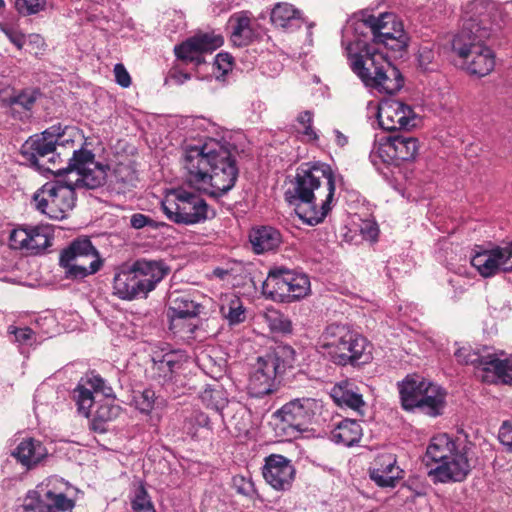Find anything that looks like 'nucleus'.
<instances>
[{
	"label": "nucleus",
	"mask_w": 512,
	"mask_h": 512,
	"mask_svg": "<svg viewBox=\"0 0 512 512\" xmlns=\"http://www.w3.org/2000/svg\"><path fill=\"white\" fill-rule=\"evenodd\" d=\"M402 471L396 466L392 454H383L375 460V467L370 469V478L379 487H395Z\"/></svg>",
	"instance_id": "23"
},
{
	"label": "nucleus",
	"mask_w": 512,
	"mask_h": 512,
	"mask_svg": "<svg viewBox=\"0 0 512 512\" xmlns=\"http://www.w3.org/2000/svg\"><path fill=\"white\" fill-rule=\"evenodd\" d=\"M182 356L176 351L155 352L150 368L151 378L164 385L171 382L182 366Z\"/></svg>",
	"instance_id": "20"
},
{
	"label": "nucleus",
	"mask_w": 512,
	"mask_h": 512,
	"mask_svg": "<svg viewBox=\"0 0 512 512\" xmlns=\"http://www.w3.org/2000/svg\"><path fill=\"white\" fill-rule=\"evenodd\" d=\"M200 309L201 305L187 294L170 297L167 309V318L170 321L169 329H177L179 320L196 317L200 313Z\"/></svg>",
	"instance_id": "24"
},
{
	"label": "nucleus",
	"mask_w": 512,
	"mask_h": 512,
	"mask_svg": "<svg viewBox=\"0 0 512 512\" xmlns=\"http://www.w3.org/2000/svg\"><path fill=\"white\" fill-rule=\"evenodd\" d=\"M236 405L238 406V409L236 410L235 415L232 417V421H235V428L239 432H246L248 430V423L244 420L246 409L241 407L239 404Z\"/></svg>",
	"instance_id": "59"
},
{
	"label": "nucleus",
	"mask_w": 512,
	"mask_h": 512,
	"mask_svg": "<svg viewBox=\"0 0 512 512\" xmlns=\"http://www.w3.org/2000/svg\"><path fill=\"white\" fill-rule=\"evenodd\" d=\"M0 31L13 43L19 50H21L26 43V36L13 26L0 23Z\"/></svg>",
	"instance_id": "50"
},
{
	"label": "nucleus",
	"mask_w": 512,
	"mask_h": 512,
	"mask_svg": "<svg viewBox=\"0 0 512 512\" xmlns=\"http://www.w3.org/2000/svg\"><path fill=\"white\" fill-rule=\"evenodd\" d=\"M233 486L236 491L245 496H251L254 493V484L250 479H246L243 476L233 477Z\"/></svg>",
	"instance_id": "53"
},
{
	"label": "nucleus",
	"mask_w": 512,
	"mask_h": 512,
	"mask_svg": "<svg viewBox=\"0 0 512 512\" xmlns=\"http://www.w3.org/2000/svg\"><path fill=\"white\" fill-rule=\"evenodd\" d=\"M377 119L380 127L389 132L410 130L417 126L418 117L411 106L394 99L381 101Z\"/></svg>",
	"instance_id": "13"
},
{
	"label": "nucleus",
	"mask_w": 512,
	"mask_h": 512,
	"mask_svg": "<svg viewBox=\"0 0 512 512\" xmlns=\"http://www.w3.org/2000/svg\"><path fill=\"white\" fill-rule=\"evenodd\" d=\"M73 506V501L63 493L47 491L38 498H27L19 512H65Z\"/></svg>",
	"instance_id": "21"
},
{
	"label": "nucleus",
	"mask_w": 512,
	"mask_h": 512,
	"mask_svg": "<svg viewBox=\"0 0 512 512\" xmlns=\"http://www.w3.org/2000/svg\"><path fill=\"white\" fill-rule=\"evenodd\" d=\"M322 356L338 366H361L372 360V346L349 325L332 323L324 329L317 342Z\"/></svg>",
	"instance_id": "6"
},
{
	"label": "nucleus",
	"mask_w": 512,
	"mask_h": 512,
	"mask_svg": "<svg viewBox=\"0 0 512 512\" xmlns=\"http://www.w3.org/2000/svg\"><path fill=\"white\" fill-rule=\"evenodd\" d=\"M278 375L268 371V365L260 358L257 360L256 368L251 374L249 381V389L251 395L255 397H263L271 394L276 390V378Z\"/></svg>",
	"instance_id": "25"
},
{
	"label": "nucleus",
	"mask_w": 512,
	"mask_h": 512,
	"mask_svg": "<svg viewBox=\"0 0 512 512\" xmlns=\"http://www.w3.org/2000/svg\"><path fill=\"white\" fill-rule=\"evenodd\" d=\"M167 218L183 225L203 223L215 216L206 201L199 195L185 189H174L161 204Z\"/></svg>",
	"instance_id": "9"
},
{
	"label": "nucleus",
	"mask_w": 512,
	"mask_h": 512,
	"mask_svg": "<svg viewBox=\"0 0 512 512\" xmlns=\"http://www.w3.org/2000/svg\"><path fill=\"white\" fill-rule=\"evenodd\" d=\"M249 240L257 254L273 251L282 242L280 232L271 226H261L250 232Z\"/></svg>",
	"instance_id": "28"
},
{
	"label": "nucleus",
	"mask_w": 512,
	"mask_h": 512,
	"mask_svg": "<svg viewBox=\"0 0 512 512\" xmlns=\"http://www.w3.org/2000/svg\"><path fill=\"white\" fill-rule=\"evenodd\" d=\"M12 455L23 466L31 468L46 457L47 450L40 441L27 438L19 443Z\"/></svg>",
	"instance_id": "30"
},
{
	"label": "nucleus",
	"mask_w": 512,
	"mask_h": 512,
	"mask_svg": "<svg viewBox=\"0 0 512 512\" xmlns=\"http://www.w3.org/2000/svg\"><path fill=\"white\" fill-rule=\"evenodd\" d=\"M445 397L446 393L444 390L429 381L415 409L429 416L436 417L442 414L445 407Z\"/></svg>",
	"instance_id": "27"
},
{
	"label": "nucleus",
	"mask_w": 512,
	"mask_h": 512,
	"mask_svg": "<svg viewBox=\"0 0 512 512\" xmlns=\"http://www.w3.org/2000/svg\"><path fill=\"white\" fill-rule=\"evenodd\" d=\"M115 80L120 86L127 88L131 84V77L123 64H116L114 67Z\"/></svg>",
	"instance_id": "57"
},
{
	"label": "nucleus",
	"mask_w": 512,
	"mask_h": 512,
	"mask_svg": "<svg viewBox=\"0 0 512 512\" xmlns=\"http://www.w3.org/2000/svg\"><path fill=\"white\" fill-rule=\"evenodd\" d=\"M478 248L471 258V264L481 276L488 278L499 272L512 271V242L505 247Z\"/></svg>",
	"instance_id": "14"
},
{
	"label": "nucleus",
	"mask_w": 512,
	"mask_h": 512,
	"mask_svg": "<svg viewBox=\"0 0 512 512\" xmlns=\"http://www.w3.org/2000/svg\"><path fill=\"white\" fill-rule=\"evenodd\" d=\"M60 177L63 179L47 182L33 196L36 208L56 220L64 219L74 208L76 189H96L105 183L106 169L91 150L82 148L73 151Z\"/></svg>",
	"instance_id": "1"
},
{
	"label": "nucleus",
	"mask_w": 512,
	"mask_h": 512,
	"mask_svg": "<svg viewBox=\"0 0 512 512\" xmlns=\"http://www.w3.org/2000/svg\"><path fill=\"white\" fill-rule=\"evenodd\" d=\"M220 314L230 326L243 323L246 319L242 301L235 295H226L221 299Z\"/></svg>",
	"instance_id": "35"
},
{
	"label": "nucleus",
	"mask_w": 512,
	"mask_h": 512,
	"mask_svg": "<svg viewBox=\"0 0 512 512\" xmlns=\"http://www.w3.org/2000/svg\"><path fill=\"white\" fill-rule=\"evenodd\" d=\"M362 438V428L356 420L344 419L340 421L330 433L331 441L351 447Z\"/></svg>",
	"instance_id": "32"
},
{
	"label": "nucleus",
	"mask_w": 512,
	"mask_h": 512,
	"mask_svg": "<svg viewBox=\"0 0 512 512\" xmlns=\"http://www.w3.org/2000/svg\"><path fill=\"white\" fill-rule=\"evenodd\" d=\"M40 95L36 89H25L17 95L10 96L6 101L11 108V114L13 117H17L20 120L30 117V112Z\"/></svg>",
	"instance_id": "33"
},
{
	"label": "nucleus",
	"mask_w": 512,
	"mask_h": 512,
	"mask_svg": "<svg viewBox=\"0 0 512 512\" xmlns=\"http://www.w3.org/2000/svg\"><path fill=\"white\" fill-rule=\"evenodd\" d=\"M361 27L367 28L371 34V42L361 43L357 41L359 49L364 44H370L375 48H378L379 41L392 36L398 27H403L402 23L397 21L396 16L392 13H382L379 16L365 15L361 19L360 23L355 28L358 31Z\"/></svg>",
	"instance_id": "19"
},
{
	"label": "nucleus",
	"mask_w": 512,
	"mask_h": 512,
	"mask_svg": "<svg viewBox=\"0 0 512 512\" xmlns=\"http://www.w3.org/2000/svg\"><path fill=\"white\" fill-rule=\"evenodd\" d=\"M334 194L335 175L330 165L307 162L296 169L284 196L303 222L315 226L330 212Z\"/></svg>",
	"instance_id": "3"
},
{
	"label": "nucleus",
	"mask_w": 512,
	"mask_h": 512,
	"mask_svg": "<svg viewBox=\"0 0 512 512\" xmlns=\"http://www.w3.org/2000/svg\"><path fill=\"white\" fill-rule=\"evenodd\" d=\"M65 129L61 125H53L41 134L31 136L22 146V155L39 171L49 172L59 177L63 174V163L60 147L65 143L74 144L73 140L64 139Z\"/></svg>",
	"instance_id": "8"
},
{
	"label": "nucleus",
	"mask_w": 512,
	"mask_h": 512,
	"mask_svg": "<svg viewBox=\"0 0 512 512\" xmlns=\"http://www.w3.org/2000/svg\"><path fill=\"white\" fill-rule=\"evenodd\" d=\"M46 0H16L15 8L19 14L29 16L44 10Z\"/></svg>",
	"instance_id": "49"
},
{
	"label": "nucleus",
	"mask_w": 512,
	"mask_h": 512,
	"mask_svg": "<svg viewBox=\"0 0 512 512\" xmlns=\"http://www.w3.org/2000/svg\"><path fill=\"white\" fill-rule=\"evenodd\" d=\"M137 409L142 413L151 412L158 403V397L152 389H145L134 396Z\"/></svg>",
	"instance_id": "47"
},
{
	"label": "nucleus",
	"mask_w": 512,
	"mask_h": 512,
	"mask_svg": "<svg viewBox=\"0 0 512 512\" xmlns=\"http://www.w3.org/2000/svg\"><path fill=\"white\" fill-rule=\"evenodd\" d=\"M313 113L309 110L301 112L297 116V122L304 127L303 134L310 137L313 140L318 138L316 132L312 128Z\"/></svg>",
	"instance_id": "51"
},
{
	"label": "nucleus",
	"mask_w": 512,
	"mask_h": 512,
	"mask_svg": "<svg viewBox=\"0 0 512 512\" xmlns=\"http://www.w3.org/2000/svg\"><path fill=\"white\" fill-rule=\"evenodd\" d=\"M485 364L484 371L493 372L503 383L512 382V357L500 359L497 355L490 354Z\"/></svg>",
	"instance_id": "39"
},
{
	"label": "nucleus",
	"mask_w": 512,
	"mask_h": 512,
	"mask_svg": "<svg viewBox=\"0 0 512 512\" xmlns=\"http://www.w3.org/2000/svg\"><path fill=\"white\" fill-rule=\"evenodd\" d=\"M30 225H26L24 227H19L14 229L9 237L10 247L12 249L25 250L28 251V243H29V231L28 227Z\"/></svg>",
	"instance_id": "48"
},
{
	"label": "nucleus",
	"mask_w": 512,
	"mask_h": 512,
	"mask_svg": "<svg viewBox=\"0 0 512 512\" xmlns=\"http://www.w3.org/2000/svg\"><path fill=\"white\" fill-rule=\"evenodd\" d=\"M134 512H156L154 505L144 486H139L131 501Z\"/></svg>",
	"instance_id": "46"
},
{
	"label": "nucleus",
	"mask_w": 512,
	"mask_h": 512,
	"mask_svg": "<svg viewBox=\"0 0 512 512\" xmlns=\"http://www.w3.org/2000/svg\"><path fill=\"white\" fill-rule=\"evenodd\" d=\"M233 57L229 53H219L215 57V65L222 72L227 74L231 70Z\"/></svg>",
	"instance_id": "58"
},
{
	"label": "nucleus",
	"mask_w": 512,
	"mask_h": 512,
	"mask_svg": "<svg viewBox=\"0 0 512 512\" xmlns=\"http://www.w3.org/2000/svg\"><path fill=\"white\" fill-rule=\"evenodd\" d=\"M419 150V142L415 137L395 134L381 139L370 153L374 165L379 162L399 166L401 162L414 160Z\"/></svg>",
	"instance_id": "12"
},
{
	"label": "nucleus",
	"mask_w": 512,
	"mask_h": 512,
	"mask_svg": "<svg viewBox=\"0 0 512 512\" xmlns=\"http://www.w3.org/2000/svg\"><path fill=\"white\" fill-rule=\"evenodd\" d=\"M168 271L167 266L160 260L137 259L115 273L113 294L127 301L146 297L168 274Z\"/></svg>",
	"instance_id": "7"
},
{
	"label": "nucleus",
	"mask_w": 512,
	"mask_h": 512,
	"mask_svg": "<svg viewBox=\"0 0 512 512\" xmlns=\"http://www.w3.org/2000/svg\"><path fill=\"white\" fill-rule=\"evenodd\" d=\"M200 398L207 406V408L213 409L219 412L224 419V410L230 409L228 406L227 393L222 386L218 384L207 385L206 388L201 392Z\"/></svg>",
	"instance_id": "36"
},
{
	"label": "nucleus",
	"mask_w": 512,
	"mask_h": 512,
	"mask_svg": "<svg viewBox=\"0 0 512 512\" xmlns=\"http://www.w3.org/2000/svg\"><path fill=\"white\" fill-rule=\"evenodd\" d=\"M428 382L419 375H408L399 384L400 399L404 410L412 411L416 408Z\"/></svg>",
	"instance_id": "26"
},
{
	"label": "nucleus",
	"mask_w": 512,
	"mask_h": 512,
	"mask_svg": "<svg viewBox=\"0 0 512 512\" xmlns=\"http://www.w3.org/2000/svg\"><path fill=\"white\" fill-rule=\"evenodd\" d=\"M263 294L280 303H291L305 297L310 292L309 277L285 266L269 270L262 285Z\"/></svg>",
	"instance_id": "10"
},
{
	"label": "nucleus",
	"mask_w": 512,
	"mask_h": 512,
	"mask_svg": "<svg viewBox=\"0 0 512 512\" xmlns=\"http://www.w3.org/2000/svg\"><path fill=\"white\" fill-rule=\"evenodd\" d=\"M294 476V466L286 457L279 454H271L265 459L263 477L274 489H289Z\"/></svg>",
	"instance_id": "18"
},
{
	"label": "nucleus",
	"mask_w": 512,
	"mask_h": 512,
	"mask_svg": "<svg viewBox=\"0 0 512 512\" xmlns=\"http://www.w3.org/2000/svg\"><path fill=\"white\" fill-rule=\"evenodd\" d=\"M295 350L288 345H278L272 352L259 357L268 365V371H274L278 376L283 375L287 369L293 368L295 363Z\"/></svg>",
	"instance_id": "29"
},
{
	"label": "nucleus",
	"mask_w": 512,
	"mask_h": 512,
	"mask_svg": "<svg viewBox=\"0 0 512 512\" xmlns=\"http://www.w3.org/2000/svg\"><path fill=\"white\" fill-rule=\"evenodd\" d=\"M250 19L246 16H239L236 18V23L235 25L233 26V31L232 32H238V31H243L247 28H250Z\"/></svg>",
	"instance_id": "64"
},
{
	"label": "nucleus",
	"mask_w": 512,
	"mask_h": 512,
	"mask_svg": "<svg viewBox=\"0 0 512 512\" xmlns=\"http://www.w3.org/2000/svg\"><path fill=\"white\" fill-rule=\"evenodd\" d=\"M330 396L338 406L350 408L360 416H364L366 403L354 383L342 381L335 384L330 391Z\"/></svg>",
	"instance_id": "22"
},
{
	"label": "nucleus",
	"mask_w": 512,
	"mask_h": 512,
	"mask_svg": "<svg viewBox=\"0 0 512 512\" xmlns=\"http://www.w3.org/2000/svg\"><path fill=\"white\" fill-rule=\"evenodd\" d=\"M28 231L30 236L27 251L28 253L39 254L46 248L51 246L53 240V233L50 226H29Z\"/></svg>",
	"instance_id": "37"
},
{
	"label": "nucleus",
	"mask_w": 512,
	"mask_h": 512,
	"mask_svg": "<svg viewBox=\"0 0 512 512\" xmlns=\"http://www.w3.org/2000/svg\"><path fill=\"white\" fill-rule=\"evenodd\" d=\"M360 232L365 240L375 242L379 235V228L375 222L364 221L360 225Z\"/></svg>",
	"instance_id": "54"
},
{
	"label": "nucleus",
	"mask_w": 512,
	"mask_h": 512,
	"mask_svg": "<svg viewBox=\"0 0 512 512\" xmlns=\"http://www.w3.org/2000/svg\"><path fill=\"white\" fill-rule=\"evenodd\" d=\"M350 67L363 84L379 93L395 94L404 86V77L388 57L370 44H364L358 53L346 48Z\"/></svg>",
	"instance_id": "5"
},
{
	"label": "nucleus",
	"mask_w": 512,
	"mask_h": 512,
	"mask_svg": "<svg viewBox=\"0 0 512 512\" xmlns=\"http://www.w3.org/2000/svg\"><path fill=\"white\" fill-rule=\"evenodd\" d=\"M136 171L129 164L119 163L113 170V182L119 191H126L136 186Z\"/></svg>",
	"instance_id": "38"
},
{
	"label": "nucleus",
	"mask_w": 512,
	"mask_h": 512,
	"mask_svg": "<svg viewBox=\"0 0 512 512\" xmlns=\"http://www.w3.org/2000/svg\"><path fill=\"white\" fill-rule=\"evenodd\" d=\"M80 382H84L85 386L93 392L103 390L104 380L98 375H87L85 378H81Z\"/></svg>",
	"instance_id": "60"
},
{
	"label": "nucleus",
	"mask_w": 512,
	"mask_h": 512,
	"mask_svg": "<svg viewBox=\"0 0 512 512\" xmlns=\"http://www.w3.org/2000/svg\"><path fill=\"white\" fill-rule=\"evenodd\" d=\"M272 24L278 28H298L301 25L300 11L289 3H277L271 11Z\"/></svg>",
	"instance_id": "34"
},
{
	"label": "nucleus",
	"mask_w": 512,
	"mask_h": 512,
	"mask_svg": "<svg viewBox=\"0 0 512 512\" xmlns=\"http://www.w3.org/2000/svg\"><path fill=\"white\" fill-rule=\"evenodd\" d=\"M459 448L457 443L453 441L447 434L435 436L431 439L427 447L424 461L428 466L435 463L436 466L445 461L454 451Z\"/></svg>",
	"instance_id": "31"
},
{
	"label": "nucleus",
	"mask_w": 512,
	"mask_h": 512,
	"mask_svg": "<svg viewBox=\"0 0 512 512\" xmlns=\"http://www.w3.org/2000/svg\"><path fill=\"white\" fill-rule=\"evenodd\" d=\"M408 41L409 37L403 27H398L392 36L379 41V45H383L388 50L398 53L402 57L403 53L407 50Z\"/></svg>",
	"instance_id": "42"
},
{
	"label": "nucleus",
	"mask_w": 512,
	"mask_h": 512,
	"mask_svg": "<svg viewBox=\"0 0 512 512\" xmlns=\"http://www.w3.org/2000/svg\"><path fill=\"white\" fill-rule=\"evenodd\" d=\"M317 402L313 398H296L274 413V417L292 430L302 433L308 431L309 425L315 416Z\"/></svg>",
	"instance_id": "15"
},
{
	"label": "nucleus",
	"mask_w": 512,
	"mask_h": 512,
	"mask_svg": "<svg viewBox=\"0 0 512 512\" xmlns=\"http://www.w3.org/2000/svg\"><path fill=\"white\" fill-rule=\"evenodd\" d=\"M184 428L192 437L197 435L199 428H206L210 431L212 430L210 418L201 411H195L192 413L185 421Z\"/></svg>",
	"instance_id": "44"
},
{
	"label": "nucleus",
	"mask_w": 512,
	"mask_h": 512,
	"mask_svg": "<svg viewBox=\"0 0 512 512\" xmlns=\"http://www.w3.org/2000/svg\"><path fill=\"white\" fill-rule=\"evenodd\" d=\"M59 264L67 279L79 280L98 272L103 262L89 238H78L61 252Z\"/></svg>",
	"instance_id": "11"
},
{
	"label": "nucleus",
	"mask_w": 512,
	"mask_h": 512,
	"mask_svg": "<svg viewBox=\"0 0 512 512\" xmlns=\"http://www.w3.org/2000/svg\"><path fill=\"white\" fill-rule=\"evenodd\" d=\"M253 37L252 28H247L243 31L232 32L231 33V41L235 46L243 47L250 43Z\"/></svg>",
	"instance_id": "55"
},
{
	"label": "nucleus",
	"mask_w": 512,
	"mask_h": 512,
	"mask_svg": "<svg viewBox=\"0 0 512 512\" xmlns=\"http://www.w3.org/2000/svg\"><path fill=\"white\" fill-rule=\"evenodd\" d=\"M510 426L504 423L500 429V439L504 444L509 445L510 450L512 451V434L509 431Z\"/></svg>",
	"instance_id": "63"
},
{
	"label": "nucleus",
	"mask_w": 512,
	"mask_h": 512,
	"mask_svg": "<svg viewBox=\"0 0 512 512\" xmlns=\"http://www.w3.org/2000/svg\"><path fill=\"white\" fill-rule=\"evenodd\" d=\"M11 333L21 345H32L36 340L34 331L29 327L14 328Z\"/></svg>",
	"instance_id": "52"
},
{
	"label": "nucleus",
	"mask_w": 512,
	"mask_h": 512,
	"mask_svg": "<svg viewBox=\"0 0 512 512\" xmlns=\"http://www.w3.org/2000/svg\"><path fill=\"white\" fill-rule=\"evenodd\" d=\"M73 398L78 406V411L88 417L90 408L94 403L93 391L89 387H86L84 382L79 381L78 385L73 390Z\"/></svg>",
	"instance_id": "41"
},
{
	"label": "nucleus",
	"mask_w": 512,
	"mask_h": 512,
	"mask_svg": "<svg viewBox=\"0 0 512 512\" xmlns=\"http://www.w3.org/2000/svg\"><path fill=\"white\" fill-rule=\"evenodd\" d=\"M235 153L234 146L218 142L187 146L182 157L187 183L213 197L225 195L239 175Z\"/></svg>",
	"instance_id": "2"
},
{
	"label": "nucleus",
	"mask_w": 512,
	"mask_h": 512,
	"mask_svg": "<svg viewBox=\"0 0 512 512\" xmlns=\"http://www.w3.org/2000/svg\"><path fill=\"white\" fill-rule=\"evenodd\" d=\"M168 78L176 84L181 85L191 78L189 73L183 72L177 68H173L169 72Z\"/></svg>",
	"instance_id": "61"
},
{
	"label": "nucleus",
	"mask_w": 512,
	"mask_h": 512,
	"mask_svg": "<svg viewBox=\"0 0 512 512\" xmlns=\"http://www.w3.org/2000/svg\"><path fill=\"white\" fill-rule=\"evenodd\" d=\"M485 11L482 1L475 0L467 4L462 16V27L452 39V50L465 60L469 73L479 77L489 74L495 66L493 51L483 45L490 37Z\"/></svg>",
	"instance_id": "4"
},
{
	"label": "nucleus",
	"mask_w": 512,
	"mask_h": 512,
	"mask_svg": "<svg viewBox=\"0 0 512 512\" xmlns=\"http://www.w3.org/2000/svg\"><path fill=\"white\" fill-rule=\"evenodd\" d=\"M491 353L484 349L483 352L473 350L471 347H461L455 352L457 361L465 365H473L475 368L485 369Z\"/></svg>",
	"instance_id": "40"
},
{
	"label": "nucleus",
	"mask_w": 512,
	"mask_h": 512,
	"mask_svg": "<svg viewBox=\"0 0 512 512\" xmlns=\"http://www.w3.org/2000/svg\"><path fill=\"white\" fill-rule=\"evenodd\" d=\"M264 317L271 331L283 334L291 332V321L280 311L268 310Z\"/></svg>",
	"instance_id": "43"
},
{
	"label": "nucleus",
	"mask_w": 512,
	"mask_h": 512,
	"mask_svg": "<svg viewBox=\"0 0 512 512\" xmlns=\"http://www.w3.org/2000/svg\"><path fill=\"white\" fill-rule=\"evenodd\" d=\"M437 52L434 50L433 45H423L418 50V66L424 72H431L436 70L437 64L435 63Z\"/></svg>",
	"instance_id": "45"
},
{
	"label": "nucleus",
	"mask_w": 512,
	"mask_h": 512,
	"mask_svg": "<svg viewBox=\"0 0 512 512\" xmlns=\"http://www.w3.org/2000/svg\"><path fill=\"white\" fill-rule=\"evenodd\" d=\"M223 44V38L213 33H198L174 47L177 58L200 65L203 54L211 53Z\"/></svg>",
	"instance_id": "17"
},
{
	"label": "nucleus",
	"mask_w": 512,
	"mask_h": 512,
	"mask_svg": "<svg viewBox=\"0 0 512 512\" xmlns=\"http://www.w3.org/2000/svg\"><path fill=\"white\" fill-rule=\"evenodd\" d=\"M130 225L134 229H142L145 226L156 227V223L153 219L141 213H135L131 216Z\"/></svg>",
	"instance_id": "56"
},
{
	"label": "nucleus",
	"mask_w": 512,
	"mask_h": 512,
	"mask_svg": "<svg viewBox=\"0 0 512 512\" xmlns=\"http://www.w3.org/2000/svg\"><path fill=\"white\" fill-rule=\"evenodd\" d=\"M27 39L29 45L32 46L34 50H36L35 53L44 49L45 42L39 34H29Z\"/></svg>",
	"instance_id": "62"
},
{
	"label": "nucleus",
	"mask_w": 512,
	"mask_h": 512,
	"mask_svg": "<svg viewBox=\"0 0 512 512\" xmlns=\"http://www.w3.org/2000/svg\"><path fill=\"white\" fill-rule=\"evenodd\" d=\"M472 467L467 456L466 446L459 447L445 461L428 471L434 483L462 482Z\"/></svg>",
	"instance_id": "16"
}]
</instances>
